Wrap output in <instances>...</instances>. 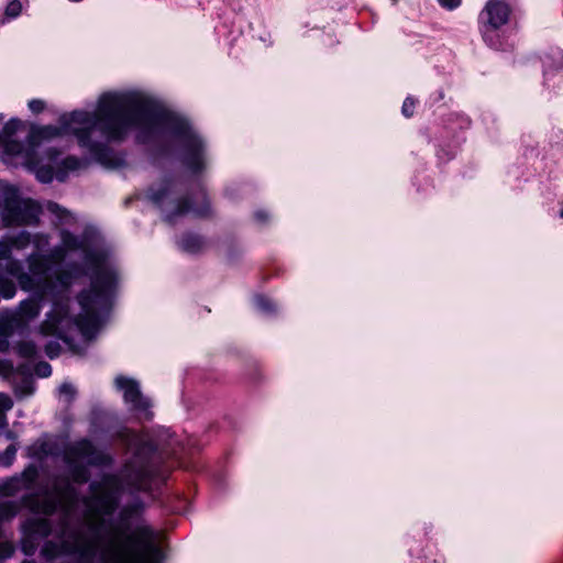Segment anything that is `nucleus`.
<instances>
[{
    "label": "nucleus",
    "instance_id": "f8f14e48",
    "mask_svg": "<svg viewBox=\"0 0 563 563\" xmlns=\"http://www.w3.org/2000/svg\"><path fill=\"white\" fill-rule=\"evenodd\" d=\"M51 523L46 518H30L23 525V531L26 537H46L51 533Z\"/></svg>",
    "mask_w": 563,
    "mask_h": 563
},
{
    "label": "nucleus",
    "instance_id": "2f4dec72",
    "mask_svg": "<svg viewBox=\"0 0 563 563\" xmlns=\"http://www.w3.org/2000/svg\"><path fill=\"white\" fill-rule=\"evenodd\" d=\"M23 551H24L26 554H32V553H33V551H34V549H33V548L27 549L26 544L24 543V544H23Z\"/></svg>",
    "mask_w": 563,
    "mask_h": 563
},
{
    "label": "nucleus",
    "instance_id": "9b49d317",
    "mask_svg": "<svg viewBox=\"0 0 563 563\" xmlns=\"http://www.w3.org/2000/svg\"><path fill=\"white\" fill-rule=\"evenodd\" d=\"M37 478V470L31 465L20 476H14L0 485V492L5 496L16 494L22 489H30Z\"/></svg>",
    "mask_w": 563,
    "mask_h": 563
},
{
    "label": "nucleus",
    "instance_id": "c9c22d12",
    "mask_svg": "<svg viewBox=\"0 0 563 563\" xmlns=\"http://www.w3.org/2000/svg\"><path fill=\"white\" fill-rule=\"evenodd\" d=\"M70 2H80L81 0H69Z\"/></svg>",
    "mask_w": 563,
    "mask_h": 563
},
{
    "label": "nucleus",
    "instance_id": "4468645a",
    "mask_svg": "<svg viewBox=\"0 0 563 563\" xmlns=\"http://www.w3.org/2000/svg\"><path fill=\"white\" fill-rule=\"evenodd\" d=\"M177 244L183 251L194 254L203 249L205 241L197 234L186 233L177 241Z\"/></svg>",
    "mask_w": 563,
    "mask_h": 563
},
{
    "label": "nucleus",
    "instance_id": "39448f33",
    "mask_svg": "<svg viewBox=\"0 0 563 563\" xmlns=\"http://www.w3.org/2000/svg\"><path fill=\"white\" fill-rule=\"evenodd\" d=\"M146 198L159 209L164 221L169 224L178 222L188 214L205 217L210 212V205L205 195L201 197V202L194 206L188 202L179 185L168 178L154 183L147 189Z\"/></svg>",
    "mask_w": 563,
    "mask_h": 563
},
{
    "label": "nucleus",
    "instance_id": "a211bd4d",
    "mask_svg": "<svg viewBox=\"0 0 563 563\" xmlns=\"http://www.w3.org/2000/svg\"><path fill=\"white\" fill-rule=\"evenodd\" d=\"M27 0H10L5 7L4 16L10 20L18 18Z\"/></svg>",
    "mask_w": 563,
    "mask_h": 563
},
{
    "label": "nucleus",
    "instance_id": "a878e982",
    "mask_svg": "<svg viewBox=\"0 0 563 563\" xmlns=\"http://www.w3.org/2000/svg\"><path fill=\"white\" fill-rule=\"evenodd\" d=\"M35 373L40 377H48L52 374V367L46 362H41L35 367Z\"/></svg>",
    "mask_w": 563,
    "mask_h": 563
},
{
    "label": "nucleus",
    "instance_id": "72a5a7b5",
    "mask_svg": "<svg viewBox=\"0 0 563 563\" xmlns=\"http://www.w3.org/2000/svg\"><path fill=\"white\" fill-rule=\"evenodd\" d=\"M560 217L563 218V208L560 211Z\"/></svg>",
    "mask_w": 563,
    "mask_h": 563
},
{
    "label": "nucleus",
    "instance_id": "0eeeda50",
    "mask_svg": "<svg viewBox=\"0 0 563 563\" xmlns=\"http://www.w3.org/2000/svg\"><path fill=\"white\" fill-rule=\"evenodd\" d=\"M510 15L509 5L503 0H489L479 14V31L484 42L496 51L507 52L515 41L503 29Z\"/></svg>",
    "mask_w": 563,
    "mask_h": 563
},
{
    "label": "nucleus",
    "instance_id": "dca6fc26",
    "mask_svg": "<svg viewBox=\"0 0 563 563\" xmlns=\"http://www.w3.org/2000/svg\"><path fill=\"white\" fill-rule=\"evenodd\" d=\"M16 295V286L13 280L0 275V300L12 299Z\"/></svg>",
    "mask_w": 563,
    "mask_h": 563
},
{
    "label": "nucleus",
    "instance_id": "423d86ee",
    "mask_svg": "<svg viewBox=\"0 0 563 563\" xmlns=\"http://www.w3.org/2000/svg\"><path fill=\"white\" fill-rule=\"evenodd\" d=\"M32 295L21 300L13 309H7L0 312V352H5L10 347V338L14 333L26 332L30 324L41 316L45 300H48L52 309V296L42 291L41 288L30 291Z\"/></svg>",
    "mask_w": 563,
    "mask_h": 563
},
{
    "label": "nucleus",
    "instance_id": "6e6552de",
    "mask_svg": "<svg viewBox=\"0 0 563 563\" xmlns=\"http://www.w3.org/2000/svg\"><path fill=\"white\" fill-rule=\"evenodd\" d=\"M69 476L75 483H86L89 479L88 466H99L109 463V456L97 449L89 440L82 439L69 443L63 453Z\"/></svg>",
    "mask_w": 563,
    "mask_h": 563
},
{
    "label": "nucleus",
    "instance_id": "9d476101",
    "mask_svg": "<svg viewBox=\"0 0 563 563\" xmlns=\"http://www.w3.org/2000/svg\"><path fill=\"white\" fill-rule=\"evenodd\" d=\"M117 389L122 393L124 402L129 409L139 418L151 419L152 404L148 398L142 395L139 383L130 377L119 375L114 379Z\"/></svg>",
    "mask_w": 563,
    "mask_h": 563
},
{
    "label": "nucleus",
    "instance_id": "f257e3e1",
    "mask_svg": "<svg viewBox=\"0 0 563 563\" xmlns=\"http://www.w3.org/2000/svg\"><path fill=\"white\" fill-rule=\"evenodd\" d=\"M22 122L11 119L0 132L2 159L22 166L42 184L65 181L85 162L76 156L60 158L62 152L51 144L73 135L95 162L107 168L125 164L122 153L110 147L131 133L137 143L151 145L159 153L179 157L191 174L203 173L210 163L208 143L183 114L169 110L158 98L141 89L112 90L101 93L93 111L75 110L58 118V124L33 126L26 142L11 140Z\"/></svg>",
    "mask_w": 563,
    "mask_h": 563
},
{
    "label": "nucleus",
    "instance_id": "cd10ccee",
    "mask_svg": "<svg viewBox=\"0 0 563 563\" xmlns=\"http://www.w3.org/2000/svg\"><path fill=\"white\" fill-rule=\"evenodd\" d=\"M60 346L58 343H48L45 347V352L49 358H54L59 354Z\"/></svg>",
    "mask_w": 563,
    "mask_h": 563
},
{
    "label": "nucleus",
    "instance_id": "6ab92c4d",
    "mask_svg": "<svg viewBox=\"0 0 563 563\" xmlns=\"http://www.w3.org/2000/svg\"><path fill=\"white\" fill-rule=\"evenodd\" d=\"M13 406L12 399L4 393H0V429L7 426L5 412Z\"/></svg>",
    "mask_w": 563,
    "mask_h": 563
},
{
    "label": "nucleus",
    "instance_id": "7ed1b4c3",
    "mask_svg": "<svg viewBox=\"0 0 563 563\" xmlns=\"http://www.w3.org/2000/svg\"><path fill=\"white\" fill-rule=\"evenodd\" d=\"M33 252L45 263V279L54 284L52 309L37 327L44 336L69 343L75 333L93 339L106 324L120 282L118 267L92 230L81 236L60 231V244L49 249L47 233H31Z\"/></svg>",
    "mask_w": 563,
    "mask_h": 563
},
{
    "label": "nucleus",
    "instance_id": "f03ea898",
    "mask_svg": "<svg viewBox=\"0 0 563 563\" xmlns=\"http://www.w3.org/2000/svg\"><path fill=\"white\" fill-rule=\"evenodd\" d=\"M121 438L133 457L121 477L104 476L90 484V496L82 499L85 511L78 527L69 525L78 497L68 478H56L41 495L24 497L25 506L34 514L60 511V542L48 541L42 549L47 560L74 555L76 563H148L159 556L157 533L141 516L139 506L124 507L119 514L122 541L102 532V517L112 515L125 487L147 490L157 473V445L148 435L125 430Z\"/></svg>",
    "mask_w": 563,
    "mask_h": 563
},
{
    "label": "nucleus",
    "instance_id": "ddd939ff",
    "mask_svg": "<svg viewBox=\"0 0 563 563\" xmlns=\"http://www.w3.org/2000/svg\"><path fill=\"white\" fill-rule=\"evenodd\" d=\"M542 63L545 77L554 73H563V52L560 49L550 51L544 55Z\"/></svg>",
    "mask_w": 563,
    "mask_h": 563
},
{
    "label": "nucleus",
    "instance_id": "c85d7f7f",
    "mask_svg": "<svg viewBox=\"0 0 563 563\" xmlns=\"http://www.w3.org/2000/svg\"><path fill=\"white\" fill-rule=\"evenodd\" d=\"M7 189H14V186L9 185L4 181H0V205L1 209L5 207V199L4 194L7 192Z\"/></svg>",
    "mask_w": 563,
    "mask_h": 563
},
{
    "label": "nucleus",
    "instance_id": "b1692460",
    "mask_svg": "<svg viewBox=\"0 0 563 563\" xmlns=\"http://www.w3.org/2000/svg\"><path fill=\"white\" fill-rule=\"evenodd\" d=\"M416 101L411 97H407L402 103L401 112L405 117L409 118L413 114Z\"/></svg>",
    "mask_w": 563,
    "mask_h": 563
},
{
    "label": "nucleus",
    "instance_id": "bb28decb",
    "mask_svg": "<svg viewBox=\"0 0 563 563\" xmlns=\"http://www.w3.org/2000/svg\"><path fill=\"white\" fill-rule=\"evenodd\" d=\"M27 106H29V109L33 113H40V112H42L45 109L44 101L40 100V99H32V100H30Z\"/></svg>",
    "mask_w": 563,
    "mask_h": 563
},
{
    "label": "nucleus",
    "instance_id": "412c9836",
    "mask_svg": "<svg viewBox=\"0 0 563 563\" xmlns=\"http://www.w3.org/2000/svg\"><path fill=\"white\" fill-rule=\"evenodd\" d=\"M16 351L19 355L26 358H32L36 355V345L31 341H24L18 344Z\"/></svg>",
    "mask_w": 563,
    "mask_h": 563
},
{
    "label": "nucleus",
    "instance_id": "5701e85b",
    "mask_svg": "<svg viewBox=\"0 0 563 563\" xmlns=\"http://www.w3.org/2000/svg\"><path fill=\"white\" fill-rule=\"evenodd\" d=\"M59 395L65 397L66 401H69L75 396V387L71 384L64 383L58 388Z\"/></svg>",
    "mask_w": 563,
    "mask_h": 563
},
{
    "label": "nucleus",
    "instance_id": "7c9ffc66",
    "mask_svg": "<svg viewBox=\"0 0 563 563\" xmlns=\"http://www.w3.org/2000/svg\"><path fill=\"white\" fill-rule=\"evenodd\" d=\"M24 385H25L24 390H21L20 393H21L22 395H31V394L33 393V390H34L33 383H32L31 380H26V382L24 383Z\"/></svg>",
    "mask_w": 563,
    "mask_h": 563
},
{
    "label": "nucleus",
    "instance_id": "aec40b11",
    "mask_svg": "<svg viewBox=\"0 0 563 563\" xmlns=\"http://www.w3.org/2000/svg\"><path fill=\"white\" fill-rule=\"evenodd\" d=\"M51 453V448L47 442L38 441L29 448V454L31 456L42 459Z\"/></svg>",
    "mask_w": 563,
    "mask_h": 563
},
{
    "label": "nucleus",
    "instance_id": "1a4fd4ad",
    "mask_svg": "<svg viewBox=\"0 0 563 563\" xmlns=\"http://www.w3.org/2000/svg\"><path fill=\"white\" fill-rule=\"evenodd\" d=\"M5 207L0 217L5 225H33L38 222L42 207L31 198H22L18 188L7 189Z\"/></svg>",
    "mask_w": 563,
    "mask_h": 563
},
{
    "label": "nucleus",
    "instance_id": "20e7f679",
    "mask_svg": "<svg viewBox=\"0 0 563 563\" xmlns=\"http://www.w3.org/2000/svg\"><path fill=\"white\" fill-rule=\"evenodd\" d=\"M31 233L27 231H20L1 239L0 266L8 275L16 279L20 289L23 291H32L36 288L52 291L55 286L52 282L45 279L46 265L38 254L27 255L25 260L26 271L23 269L22 262L13 256L14 251H24L31 245Z\"/></svg>",
    "mask_w": 563,
    "mask_h": 563
},
{
    "label": "nucleus",
    "instance_id": "4be33fe9",
    "mask_svg": "<svg viewBox=\"0 0 563 563\" xmlns=\"http://www.w3.org/2000/svg\"><path fill=\"white\" fill-rule=\"evenodd\" d=\"M16 446L15 444H11L9 445L5 451L0 455V465L4 466V467H9L10 465H12L14 459H15V455H16Z\"/></svg>",
    "mask_w": 563,
    "mask_h": 563
},
{
    "label": "nucleus",
    "instance_id": "f3484780",
    "mask_svg": "<svg viewBox=\"0 0 563 563\" xmlns=\"http://www.w3.org/2000/svg\"><path fill=\"white\" fill-rule=\"evenodd\" d=\"M254 306L263 313H272L277 309V305L272 299L263 295L254 297Z\"/></svg>",
    "mask_w": 563,
    "mask_h": 563
},
{
    "label": "nucleus",
    "instance_id": "e433bc0d",
    "mask_svg": "<svg viewBox=\"0 0 563 563\" xmlns=\"http://www.w3.org/2000/svg\"><path fill=\"white\" fill-rule=\"evenodd\" d=\"M397 0H393V2L395 3Z\"/></svg>",
    "mask_w": 563,
    "mask_h": 563
},
{
    "label": "nucleus",
    "instance_id": "c756f323",
    "mask_svg": "<svg viewBox=\"0 0 563 563\" xmlns=\"http://www.w3.org/2000/svg\"><path fill=\"white\" fill-rule=\"evenodd\" d=\"M439 3L449 10H453L461 4V0H438Z\"/></svg>",
    "mask_w": 563,
    "mask_h": 563
},
{
    "label": "nucleus",
    "instance_id": "473e14b6",
    "mask_svg": "<svg viewBox=\"0 0 563 563\" xmlns=\"http://www.w3.org/2000/svg\"><path fill=\"white\" fill-rule=\"evenodd\" d=\"M5 437L9 439V440H14L15 439V434L12 432V431H8Z\"/></svg>",
    "mask_w": 563,
    "mask_h": 563
},
{
    "label": "nucleus",
    "instance_id": "f704fd0d",
    "mask_svg": "<svg viewBox=\"0 0 563 563\" xmlns=\"http://www.w3.org/2000/svg\"><path fill=\"white\" fill-rule=\"evenodd\" d=\"M22 563H35L33 561H23Z\"/></svg>",
    "mask_w": 563,
    "mask_h": 563
},
{
    "label": "nucleus",
    "instance_id": "2eb2a0df",
    "mask_svg": "<svg viewBox=\"0 0 563 563\" xmlns=\"http://www.w3.org/2000/svg\"><path fill=\"white\" fill-rule=\"evenodd\" d=\"M45 208L55 217L57 224L65 225L75 222V216L56 202L47 201Z\"/></svg>",
    "mask_w": 563,
    "mask_h": 563
},
{
    "label": "nucleus",
    "instance_id": "393cba45",
    "mask_svg": "<svg viewBox=\"0 0 563 563\" xmlns=\"http://www.w3.org/2000/svg\"><path fill=\"white\" fill-rule=\"evenodd\" d=\"M271 218V213L265 209H258L254 212V220L260 225L269 222Z\"/></svg>",
    "mask_w": 563,
    "mask_h": 563
}]
</instances>
